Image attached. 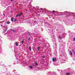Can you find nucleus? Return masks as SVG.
Returning a JSON list of instances; mask_svg holds the SVG:
<instances>
[{
	"label": "nucleus",
	"mask_w": 75,
	"mask_h": 75,
	"mask_svg": "<svg viewBox=\"0 0 75 75\" xmlns=\"http://www.w3.org/2000/svg\"><path fill=\"white\" fill-rule=\"evenodd\" d=\"M52 60L53 62L56 61H57V58H56V57H55V59H54V58L53 57L52 58Z\"/></svg>",
	"instance_id": "obj_1"
},
{
	"label": "nucleus",
	"mask_w": 75,
	"mask_h": 75,
	"mask_svg": "<svg viewBox=\"0 0 75 75\" xmlns=\"http://www.w3.org/2000/svg\"><path fill=\"white\" fill-rule=\"evenodd\" d=\"M21 15H22V13H19L16 16V17H18V16H19V17H20V16H21Z\"/></svg>",
	"instance_id": "obj_2"
},
{
	"label": "nucleus",
	"mask_w": 75,
	"mask_h": 75,
	"mask_svg": "<svg viewBox=\"0 0 75 75\" xmlns=\"http://www.w3.org/2000/svg\"><path fill=\"white\" fill-rule=\"evenodd\" d=\"M14 19V18H11V21H13V20Z\"/></svg>",
	"instance_id": "obj_3"
},
{
	"label": "nucleus",
	"mask_w": 75,
	"mask_h": 75,
	"mask_svg": "<svg viewBox=\"0 0 75 75\" xmlns=\"http://www.w3.org/2000/svg\"><path fill=\"white\" fill-rule=\"evenodd\" d=\"M10 30H11V31H13V33H14V31H15V30H13V29H11Z\"/></svg>",
	"instance_id": "obj_4"
},
{
	"label": "nucleus",
	"mask_w": 75,
	"mask_h": 75,
	"mask_svg": "<svg viewBox=\"0 0 75 75\" xmlns=\"http://www.w3.org/2000/svg\"><path fill=\"white\" fill-rule=\"evenodd\" d=\"M29 49L30 51H31V47L29 46Z\"/></svg>",
	"instance_id": "obj_5"
},
{
	"label": "nucleus",
	"mask_w": 75,
	"mask_h": 75,
	"mask_svg": "<svg viewBox=\"0 0 75 75\" xmlns=\"http://www.w3.org/2000/svg\"><path fill=\"white\" fill-rule=\"evenodd\" d=\"M25 40V39H23V40H22V44H23V43H24V41Z\"/></svg>",
	"instance_id": "obj_6"
},
{
	"label": "nucleus",
	"mask_w": 75,
	"mask_h": 75,
	"mask_svg": "<svg viewBox=\"0 0 75 75\" xmlns=\"http://www.w3.org/2000/svg\"><path fill=\"white\" fill-rule=\"evenodd\" d=\"M15 43H16L15 44L16 46H18V43H17V42H16Z\"/></svg>",
	"instance_id": "obj_7"
},
{
	"label": "nucleus",
	"mask_w": 75,
	"mask_h": 75,
	"mask_svg": "<svg viewBox=\"0 0 75 75\" xmlns=\"http://www.w3.org/2000/svg\"><path fill=\"white\" fill-rule=\"evenodd\" d=\"M70 55H72V52H71V51H70Z\"/></svg>",
	"instance_id": "obj_8"
},
{
	"label": "nucleus",
	"mask_w": 75,
	"mask_h": 75,
	"mask_svg": "<svg viewBox=\"0 0 75 75\" xmlns=\"http://www.w3.org/2000/svg\"><path fill=\"white\" fill-rule=\"evenodd\" d=\"M6 23H7V24H10V22L7 21V22H6Z\"/></svg>",
	"instance_id": "obj_9"
},
{
	"label": "nucleus",
	"mask_w": 75,
	"mask_h": 75,
	"mask_svg": "<svg viewBox=\"0 0 75 75\" xmlns=\"http://www.w3.org/2000/svg\"><path fill=\"white\" fill-rule=\"evenodd\" d=\"M67 75H69V74H70V73H66Z\"/></svg>",
	"instance_id": "obj_10"
},
{
	"label": "nucleus",
	"mask_w": 75,
	"mask_h": 75,
	"mask_svg": "<svg viewBox=\"0 0 75 75\" xmlns=\"http://www.w3.org/2000/svg\"><path fill=\"white\" fill-rule=\"evenodd\" d=\"M40 47H38V51H39V50H40Z\"/></svg>",
	"instance_id": "obj_11"
},
{
	"label": "nucleus",
	"mask_w": 75,
	"mask_h": 75,
	"mask_svg": "<svg viewBox=\"0 0 75 75\" xmlns=\"http://www.w3.org/2000/svg\"><path fill=\"white\" fill-rule=\"evenodd\" d=\"M29 67L31 69H32L33 68V67L31 66H30Z\"/></svg>",
	"instance_id": "obj_12"
},
{
	"label": "nucleus",
	"mask_w": 75,
	"mask_h": 75,
	"mask_svg": "<svg viewBox=\"0 0 75 75\" xmlns=\"http://www.w3.org/2000/svg\"><path fill=\"white\" fill-rule=\"evenodd\" d=\"M35 65H38V63H37V62H36L35 63Z\"/></svg>",
	"instance_id": "obj_13"
},
{
	"label": "nucleus",
	"mask_w": 75,
	"mask_h": 75,
	"mask_svg": "<svg viewBox=\"0 0 75 75\" xmlns=\"http://www.w3.org/2000/svg\"><path fill=\"white\" fill-rule=\"evenodd\" d=\"M40 9H41L40 11H42V10L43 9L42 8H40Z\"/></svg>",
	"instance_id": "obj_14"
},
{
	"label": "nucleus",
	"mask_w": 75,
	"mask_h": 75,
	"mask_svg": "<svg viewBox=\"0 0 75 75\" xmlns=\"http://www.w3.org/2000/svg\"><path fill=\"white\" fill-rule=\"evenodd\" d=\"M28 40H30V37H29V38L28 39Z\"/></svg>",
	"instance_id": "obj_15"
},
{
	"label": "nucleus",
	"mask_w": 75,
	"mask_h": 75,
	"mask_svg": "<svg viewBox=\"0 0 75 75\" xmlns=\"http://www.w3.org/2000/svg\"><path fill=\"white\" fill-rule=\"evenodd\" d=\"M59 38H60V39H61V36H59Z\"/></svg>",
	"instance_id": "obj_16"
},
{
	"label": "nucleus",
	"mask_w": 75,
	"mask_h": 75,
	"mask_svg": "<svg viewBox=\"0 0 75 75\" xmlns=\"http://www.w3.org/2000/svg\"><path fill=\"white\" fill-rule=\"evenodd\" d=\"M42 57L43 58H45V56H42Z\"/></svg>",
	"instance_id": "obj_17"
},
{
	"label": "nucleus",
	"mask_w": 75,
	"mask_h": 75,
	"mask_svg": "<svg viewBox=\"0 0 75 75\" xmlns=\"http://www.w3.org/2000/svg\"><path fill=\"white\" fill-rule=\"evenodd\" d=\"M52 12H53V13H54V12H55V11H52Z\"/></svg>",
	"instance_id": "obj_18"
},
{
	"label": "nucleus",
	"mask_w": 75,
	"mask_h": 75,
	"mask_svg": "<svg viewBox=\"0 0 75 75\" xmlns=\"http://www.w3.org/2000/svg\"><path fill=\"white\" fill-rule=\"evenodd\" d=\"M17 20V19H15V20H14V21H16Z\"/></svg>",
	"instance_id": "obj_19"
},
{
	"label": "nucleus",
	"mask_w": 75,
	"mask_h": 75,
	"mask_svg": "<svg viewBox=\"0 0 75 75\" xmlns=\"http://www.w3.org/2000/svg\"><path fill=\"white\" fill-rule=\"evenodd\" d=\"M13 0H11V1H12Z\"/></svg>",
	"instance_id": "obj_20"
}]
</instances>
